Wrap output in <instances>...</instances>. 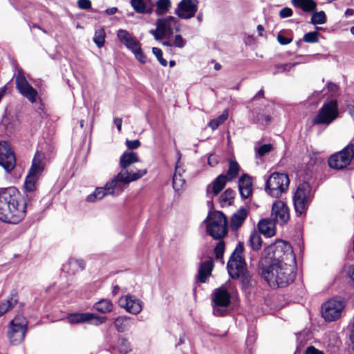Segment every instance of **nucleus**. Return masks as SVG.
<instances>
[{"label":"nucleus","instance_id":"de8ad7c7","mask_svg":"<svg viewBox=\"0 0 354 354\" xmlns=\"http://www.w3.org/2000/svg\"><path fill=\"white\" fill-rule=\"evenodd\" d=\"M131 350L129 342L125 339L119 340L118 351L122 354H127Z\"/></svg>","mask_w":354,"mask_h":354},{"label":"nucleus","instance_id":"423d86ee","mask_svg":"<svg viewBox=\"0 0 354 354\" xmlns=\"http://www.w3.org/2000/svg\"><path fill=\"white\" fill-rule=\"evenodd\" d=\"M156 26V28L151 30L149 33L157 41L169 37L173 35L174 30L179 31L180 27L178 20L173 16H167L158 19Z\"/></svg>","mask_w":354,"mask_h":354},{"label":"nucleus","instance_id":"f257e3e1","mask_svg":"<svg viewBox=\"0 0 354 354\" xmlns=\"http://www.w3.org/2000/svg\"><path fill=\"white\" fill-rule=\"evenodd\" d=\"M27 205L20 192L14 187L0 190V220L17 224L26 214Z\"/></svg>","mask_w":354,"mask_h":354},{"label":"nucleus","instance_id":"c85d7f7f","mask_svg":"<svg viewBox=\"0 0 354 354\" xmlns=\"http://www.w3.org/2000/svg\"><path fill=\"white\" fill-rule=\"evenodd\" d=\"M131 5L138 13H151L152 11L151 0H131Z\"/></svg>","mask_w":354,"mask_h":354},{"label":"nucleus","instance_id":"9b49d317","mask_svg":"<svg viewBox=\"0 0 354 354\" xmlns=\"http://www.w3.org/2000/svg\"><path fill=\"white\" fill-rule=\"evenodd\" d=\"M345 307L344 301L340 297H334L324 303L322 307V315L326 322H333L341 317Z\"/></svg>","mask_w":354,"mask_h":354},{"label":"nucleus","instance_id":"5fc2aeb1","mask_svg":"<svg viewBox=\"0 0 354 354\" xmlns=\"http://www.w3.org/2000/svg\"><path fill=\"white\" fill-rule=\"evenodd\" d=\"M296 64H284L277 66V71L276 72H284L290 70L295 66Z\"/></svg>","mask_w":354,"mask_h":354},{"label":"nucleus","instance_id":"6e6d98bb","mask_svg":"<svg viewBox=\"0 0 354 354\" xmlns=\"http://www.w3.org/2000/svg\"><path fill=\"white\" fill-rule=\"evenodd\" d=\"M292 15V10L291 8L286 7L281 9L279 12V16L281 18H286Z\"/></svg>","mask_w":354,"mask_h":354},{"label":"nucleus","instance_id":"603ef678","mask_svg":"<svg viewBox=\"0 0 354 354\" xmlns=\"http://www.w3.org/2000/svg\"><path fill=\"white\" fill-rule=\"evenodd\" d=\"M126 146L129 149H136L140 147V142L138 140H126Z\"/></svg>","mask_w":354,"mask_h":354},{"label":"nucleus","instance_id":"412c9836","mask_svg":"<svg viewBox=\"0 0 354 354\" xmlns=\"http://www.w3.org/2000/svg\"><path fill=\"white\" fill-rule=\"evenodd\" d=\"M140 161L139 157L138 156V153L133 151H126L122 153V155L120 156V166L121 167V171L120 172L122 171H127L128 173H136L137 171H145V173L142 175L144 176L147 174V169H131L128 170L127 167H129L131 165L138 162Z\"/></svg>","mask_w":354,"mask_h":354},{"label":"nucleus","instance_id":"79ce46f5","mask_svg":"<svg viewBox=\"0 0 354 354\" xmlns=\"http://www.w3.org/2000/svg\"><path fill=\"white\" fill-rule=\"evenodd\" d=\"M129 317L127 316L118 317L115 319L114 326L115 329L120 332L122 333L127 329L128 327V320Z\"/></svg>","mask_w":354,"mask_h":354},{"label":"nucleus","instance_id":"b1692460","mask_svg":"<svg viewBox=\"0 0 354 354\" xmlns=\"http://www.w3.org/2000/svg\"><path fill=\"white\" fill-rule=\"evenodd\" d=\"M214 268L212 259H209L201 263L197 274V280L201 283H205L210 277Z\"/></svg>","mask_w":354,"mask_h":354},{"label":"nucleus","instance_id":"c03bdc74","mask_svg":"<svg viewBox=\"0 0 354 354\" xmlns=\"http://www.w3.org/2000/svg\"><path fill=\"white\" fill-rule=\"evenodd\" d=\"M131 51L133 53L135 57L141 64H145L147 62V57L142 52L140 44H137L136 46L133 48Z\"/></svg>","mask_w":354,"mask_h":354},{"label":"nucleus","instance_id":"c756f323","mask_svg":"<svg viewBox=\"0 0 354 354\" xmlns=\"http://www.w3.org/2000/svg\"><path fill=\"white\" fill-rule=\"evenodd\" d=\"M292 4L304 12H311L316 9L317 3L314 0H292Z\"/></svg>","mask_w":354,"mask_h":354},{"label":"nucleus","instance_id":"f3484780","mask_svg":"<svg viewBox=\"0 0 354 354\" xmlns=\"http://www.w3.org/2000/svg\"><path fill=\"white\" fill-rule=\"evenodd\" d=\"M0 165L8 173H10L16 165L13 149L6 141L0 142Z\"/></svg>","mask_w":354,"mask_h":354},{"label":"nucleus","instance_id":"f03ea898","mask_svg":"<svg viewBox=\"0 0 354 354\" xmlns=\"http://www.w3.org/2000/svg\"><path fill=\"white\" fill-rule=\"evenodd\" d=\"M262 276L272 288L284 287L293 281L296 262L261 263Z\"/></svg>","mask_w":354,"mask_h":354},{"label":"nucleus","instance_id":"37998d69","mask_svg":"<svg viewBox=\"0 0 354 354\" xmlns=\"http://www.w3.org/2000/svg\"><path fill=\"white\" fill-rule=\"evenodd\" d=\"M326 21V16L324 11L313 12L311 17L313 24H324Z\"/></svg>","mask_w":354,"mask_h":354},{"label":"nucleus","instance_id":"774afa93","mask_svg":"<svg viewBox=\"0 0 354 354\" xmlns=\"http://www.w3.org/2000/svg\"><path fill=\"white\" fill-rule=\"evenodd\" d=\"M354 15V10L353 9H347L346 11H345V15L346 17H348V16H352Z\"/></svg>","mask_w":354,"mask_h":354},{"label":"nucleus","instance_id":"8fccbe9b","mask_svg":"<svg viewBox=\"0 0 354 354\" xmlns=\"http://www.w3.org/2000/svg\"><path fill=\"white\" fill-rule=\"evenodd\" d=\"M304 41L307 43H315L318 41V32L316 31L306 33Z\"/></svg>","mask_w":354,"mask_h":354},{"label":"nucleus","instance_id":"72a5a7b5","mask_svg":"<svg viewBox=\"0 0 354 354\" xmlns=\"http://www.w3.org/2000/svg\"><path fill=\"white\" fill-rule=\"evenodd\" d=\"M113 303L106 299H103L96 302L94 305V308L102 313H106L113 310Z\"/></svg>","mask_w":354,"mask_h":354},{"label":"nucleus","instance_id":"4be33fe9","mask_svg":"<svg viewBox=\"0 0 354 354\" xmlns=\"http://www.w3.org/2000/svg\"><path fill=\"white\" fill-rule=\"evenodd\" d=\"M228 180L225 174L219 175L211 185L207 187L206 192L209 197L216 196L225 186Z\"/></svg>","mask_w":354,"mask_h":354},{"label":"nucleus","instance_id":"a211bd4d","mask_svg":"<svg viewBox=\"0 0 354 354\" xmlns=\"http://www.w3.org/2000/svg\"><path fill=\"white\" fill-rule=\"evenodd\" d=\"M198 7V0H181L178 3L174 13L180 19H189L195 16Z\"/></svg>","mask_w":354,"mask_h":354},{"label":"nucleus","instance_id":"2eb2a0df","mask_svg":"<svg viewBox=\"0 0 354 354\" xmlns=\"http://www.w3.org/2000/svg\"><path fill=\"white\" fill-rule=\"evenodd\" d=\"M66 319L68 322L71 324L88 323L95 326H99L106 320L105 317L90 313H72L68 315Z\"/></svg>","mask_w":354,"mask_h":354},{"label":"nucleus","instance_id":"2f4dec72","mask_svg":"<svg viewBox=\"0 0 354 354\" xmlns=\"http://www.w3.org/2000/svg\"><path fill=\"white\" fill-rule=\"evenodd\" d=\"M240 171L241 167L239 163L233 159H229L228 169L226 174H225V176L227 177V179L228 180H231L235 178L238 176Z\"/></svg>","mask_w":354,"mask_h":354},{"label":"nucleus","instance_id":"e2e57ef3","mask_svg":"<svg viewBox=\"0 0 354 354\" xmlns=\"http://www.w3.org/2000/svg\"><path fill=\"white\" fill-rule=\"evenodd\" d=\"M328 89L330 92L332 93H335L337 91L338 87L335 84L333 83H328Z\"/></svg>","mask_w":354,"mask_h":354},{"label":"nucleus","instance_id":"bb28decb","mask_svg":"<svg viewBox=\"0 0 354 354\" xmlns=\"http://www.w3.org/2000/svg\"><path fill=\"white\" fill-rule=\"evenodd\" d=\"M44 154L41 152H36L32 162L29 172L40 176L44 169Z\"/></svg>","mask_w":354,"mask_h":354},{"label":"nucleus","instance_id":"13d9d810","mask_svg":"<svg viewBox=\"0 0 354 354\" xmlns=\"http://www.w3.org/2000/svg\"><path fill=\"white\" fill-rule=\"evenodd\" d=\"M218 161H219L218 157L214 154H211L208 157V164L211 167H214L215 165H216L218 164Z\"/></svg>","mask_w":354,"mask_h":354},{"label":"nucleus","instance_id":"bf43d9fd","mask_svg":"<svg viewBox=\"0 0 354 354\" xmlns=\"http://www.w3.org/2000/svg\"><path fill=\"white\" fill-rule=\"evenodd\" d=\"M277 40L282 45L288 44L292 41L291 39L286 38L281 35H279L277 36Z\"/></svg>","mask_w":354,"mask_h":354},{"label":"nucleus","instance_id":"dca6fc26","mask_svg":"<svg viewBox=\"0 0 354 354\" xmlns=\"http://www.w3.org/2000/svg\"><path fill=\"white\" fill-rule=\"evenodd\" d=\"M16 87L19 92L30 102L36 101L38 93L27 81L22 71H18L15 78Z\"/></svg>","mask_w":354,"mask_h":354},{"label":"nucleus","instance_id":"c9c22d12","mask_svg":"<svg viewBox=\"0 0 354 354\" xmlns=\"http://www.w3.org/2000/svg\"><path fill=\"white\" fill-rule=\"evenodd\" d=\"M247 216V212L245 209H239L233 214L231 218L232 225L236 228L240 227Z\"/></svg>","mask_w":354,"mask_h":354},{"label":"nucleus","instance_id":"aec40b11","mask_svg":"<svg viewBox=\"0 0 354 354\" xmlns=\"http://www.w3.org/2000/svg\"><path fill=\"white\" fill-rule=\"evenodd\" d=\"M288 206L283 201H275L272 207L271 219L276 223L283 225L289 219Z\"/></svg>","mask_w":354,"mask_h":354},{"label":"nucleus","instance_id":"ea45409f","mask_svg":"<svg viewBox=\"0 0 354 354\" xmlns=\"http://www.w3.org/2000/svg\"><path fill=\"white\" fill-rule=\"evenodd\" d=\"M170 7V0H158L156 2V13L158 15H162L169 11Z\"/></svg>","mask_w":354,"mask_h":354},{"label":"nucleus","instance_id":"a19ab883","mask_svg":"<svg viewBox=\"0 0 354 354\" xmlns=\"http://www.w3.org/2000/svg\"><path fill=\"white\" fill-rule=\"evenodd\" d=\"M227 117L228 110L225 109L218 118L210 120L208 125L212 130H215L227 120Z\"/></svg>","mask_w":354,"mask_h":354},{"label":"nucleus","instance_id":"7ed1b4c3","mask_svg":"<svg viewBox=\"0 0 354 354\" xmlns=\"http://www.w3.org/2000/svg\"><path fill=\"white\" fill-rule=\"evenodd\" d=\"M145 173V171H137L136 173H128L124 171L119 172L109 180L104 187H97L93 193L87 196L86 201L93 203L102 199L109 194L118 196L124 191L126 185L140 179Z\"/></svg>","mask_w":354,"mask_h":354},{"label":"nucleus","instance_id":"49530a36","mask_svg":"<svg viewBox=\"0 0 354 354\" xmlns=\"http://www.w3.org/2000/svg\"><path fill=\"white\" fill-rule=\"evenodd\" d=\"M185 185V180L182 179L180 175L175 174L173 177V188L177 192L182 190Z\"/></svg>","mask_w":354,"mask_h":354},{"label":"nucleus","instance_id":"338daca9","mask_svg":"<svg viewBox=\"0 0 354 354\" xmlns=\"http://www.w3.org/2000/svg\"><path fill=\"white\" fill-rule=\"evenodd\" d=\"M349 114L354 120V104H349L347 106Z\"/></svg>","mask_w":354,"mask_h":354},{"label":"nucleus","instance_id":"6ab92c4d","mask_svg":"<svg viewBox=\"0 0 354 354\" xmlns=\"http://www.w3.org/2000/svg\"><path fill=\"white\" fill-rule=\"evenodd\" d=\"M118 304L121 308L133 315H137L142 310V301L134 295H127L121 297Z\"/></svg>","mask_w":354,"mask_h":354},{"label":"nucleus","instance_id":"393cba45","mask_svg":"<svg viewBox=\"0 0 354 354\" xmlns=\"http://www.w3.org/2000/svg\"><path fill=\"white\" fill-rule=\"evenodd\" d=\"M275 224L271 218H264L259 222L258 228L266 236L271 237L275 234Z\"/></svg>","mask_w":354,"mask_h":354},{"label":"nucleus","instance_id":"f704fd0d","mask_svg":"<svg viewBox=\"0 0 354 354\" xmlns=\"http://www.w3.org/2000/svg\"><path fill=\"white\" fill-rule=\"evenodd\" d=\"M249 244L254 251H259L262 245V239L261 235L257 231H253L249 236Z\"/></svg>","mask_w":354,"mask_h":354},{"label":"nucleus","instance_id":"4c0bfd02","mask_svg":"<svg viewBox=\"0 0 354 354\" xmlns=\"http://www.w3.org/2000/svg\"><path fill=\"white\" fill-rule=\"evenodd\" d=\"M235 196V192L230 189H227L220 197V203L222 207L230 206L232 204Z\"/></svg>","mask_w":354,"mask_h":354},{"label":"nucleus","instance_id":"3c124183","mask_svg":"<svg viewBox=\"0 0 354 354\" xmlns=\"http://www.w3.org/2000/svg\"><path fill=\"white\" fill-rule=\"evenodd\" d=\"M272 149V146L270 144H265L257 149V153L260 156H264Z\"/></svg>","mask_w":354,"mask_h":354},{"label":"nucleus","instance_id":"052dcab7","mask_svg":"<svg viewBox=\"0 0 354 354\" xmlns=\"http://www.w3.org/2000/svg\"><path fill=\"white\" fill-rule=\"evenodd\" d=\"M306 354H324L322 351L316 349L313 346H310L307 348Z\"/></svg>","mask_w":354,"mask_h":354},{"label":"nucleus","instance_id":"a18cd8bd","mask_svg":"<svg viewBox=\"0 0 354 354\" xmlns=\"http://www.w3.org/2000/svg\"><path fill=\"white\" fill-rule=\"evenodd\" d=\"M225 251V243L223 241H219V242L216 244L214 248V252L215 255V258L217 260H219L223 263V253Z\"/></svg>","mask_w":354,"mask_h":354},{"label":"nucleus","instance_id":"ddd939ff","mask_svg":"<svg viewBox=\"0 0 354 354\" xmlns=\"http://www.w3.org/2000/svg\"><path fill=\"white\" fill-rule=\"evenodd\" d=\"M353 158H354V147L352 145H348L329 158L328 165L333 169H342L348 166Z\"/></svg>","mask_w":354,"mask_h":354},{"label":"nucleus","instance_id":"5701e85b","mask_svg":"<svg viewBox=\"0 0 354 354\" xmlns=\"http://www.w3.org/2000/svg\"><path fill=\"white\" fill-rule=\"evenodd\" d=\"M239 189L242 198H247L252 193V180L248 174H243L239 179Z\"/></svg>","mask_w":354,"mask_h":354},{"label":"nucleus","instance_id":"39448f33","mask_svg":"<svg viewBox=\"0 0 354 354\" xmlns=\"http://www.w3.org/2000/svg\"><path fill=\"white\" fill-rule=\"evenodd\" d=\"M205 223L207 234L214 239H221L227 233V219L221 212L209 213Z\"/></svg>","mask_w":354,"mask_h":354},{"label":"nucleus","instance_id":"7c9ffc66","mask_svg":"<svg viewBox=\"0 0 354 354\" xmlns=\"http://www.w3.org/2000/svg\"><path fill=\"white\" fill-rule=\"evenodd\" d=\"M39 176L28 172L24 183V189L26 192H33L37 189V183Z\"/></svg>","mask_w":354,"mask_h":354},{"label":"nucleus","instance_id":"864d4df0","mask_svg":"<svg viewBox=\"0 0 354 354\" xmlns=\"http://www.w3.org/2000/svg\"><path fill=\"white\" fill-rule=\"evenodd\" d=\"M77 6L80 9L88 10L91 8V1L90 0H78Z\"/></svg>","mask_w":354,"mask_h":354},{"label":"nucleus","instance_id":"09e8293b","mask_svg":"<svg viewBox=\"0 0 354 354\" xmlns=\"http://www.w3.org/2000/svg\"><path fill=\"white\" fill-rule=\"evenodd\" d=\"M152 52L162 66H166L167 65V60L162 57V52L160 48L153 47Z\"/></svg>","mask_w":354,"mask_h":354},{"label":"nucleus","instance_id":"20e7f679","mask_svg":"<svg viewBox=\"0 0 354 354\" xmlns=\"http://www.w3.org/2000/svg\"><path fill=\"white\" fill-rule=\"evenodd\" d=\"M296 262L291 245L283 240H277L267 246L263 253L261 263Z\"/></svg>","mask_w":354,"mask_h":354},{"label":"nucleus","instance_id":"a878e982","mask_svg":"<svg viewBox=\"0 0 354 354\" xmlns=\"http://www.w3.org/2000/svg\"><path fill=\"white\" fill-rule=\"evenodd\" d=\"M117 36L119 40L130 50L139 44L126 30H118Z\"/></svg>","mask_w":354,"mask_h":354},{"label":"nucleus","instance_id":"473e14b6","mask_svg":"<svg viewBox=\"0 0 354 354\" xmlns=\"http://www.w3.org/2000/svg\"><path fill=\"white\" fill-rule=\"evenodd\" d=\"M18 299L16 295L11 294L9 299L5 301L0 302V317L12 309L17 304Z\"/></svg>","mask_w":354,"mask_h":354},{"label":"nucleus","instance_id":"69168bd1","mask_svg":"<svg viewBox=\"0 0 354 354\" xmlns=\"http://www.w3.org/2000/svg\"><path fill=\"white\" fill-rule=\"evenodd\" d=\"M118 12V8H115V7H113V8H107L106 10H105V12L106 14H107L108 15H114L115 13H116Z\"/></svg>","mask_w":354,"mask_h":354},{"label":"nucleus","instance_id":"0eeeda50","mask_svg":"<svg viewBox=\"0 0 354 354\" xmlns=\"http://www.w3.org/2000/svg\"><path fill=\"white\" fill-rule=\"evenodd\" d=\"M290 180L287 174L274 172L266 182L265 190L272 197L279 198L289 187Z\"/></svg>","mask_w":354,"mask_h":354},{"label":"nucleus","instance_id":"680f3d73","mask_svg":"<svg viewBox=\"0 0 354 354\" xmlns=\"http://www.w3.org/2000/svg\"><path fill=\"white\" fill-rule=\"evenodd\" d=\"M114 124L116 125L118 131H121L122 120L120 118H115L113 120Z\"/></svg>","mask_w":354,"mask_h":354},{"label":"nucleus","instance_id":"4468645a","mask_svg":"<svg viewBox=\"0 0 354 354\" xmlns=\"http://www.w3.org/2000/svg\"><path fill=\"white\" fill-rule=\"evenodd\" d=\"M310 192V188L308 184L302 183L298 186L293 196L295 209L297 213L302 214L305 212L309 203Z\"/></svg>","mask_w":354,"mask_h":354},{"label":"nucleus","instance_id":"1a4fd4ad","mask_svg":"<svg viewBox=\"0 0 354 354\" xmlns=\"http://www.w3.org/2000/svg\"><path fill=\"white\" fill-rule=\"evenodd\" d=\"M338 115L337 102L335 100H331L323 104L313 122L314 124L328 125L337 118Z\"/></svg>","mask_w":354,"mask_h":354},{"label":"nucleus","instance_id":"cd10ccee","mask_svg":"<svg viewBox=\"0 0 354 354\" xmlns=\"http://www.w3.org/2000/svg\"><path fill=\"white\" fill-rule=\"evenodd\" d=\"M84 268V263L82 260L70 259L63 266V270L68 274H75Z\"/></svg>","mask_w":354,"mask_h":354},{"label":"nucleus","instance_id":"58836bf2","mask_svg":"<svg viewBox=\"0 0 354 354\" xmlns=\"http://www.w3.org/2000/svg\"><path fill=\"white\" fill-rule=\"evenodd\" d=\"M106 32L103 27L97 28L93 37V42L98 48H102L105 44Z\"/></svg>","mask_w":354,"mask_h":354},{"label":"nucleus","instance_id":"9d476101","mask_svg":"<svg viewBox=\"0 0 354 354\" xmlns=\"http://www.w3.org/2000/svg\"><path fill=\"white\" fill-rule=\"evenodd\" d=\"M230 292L221 286L214 290L212 294L213 313L216 316H224L227 314L230 304Z\"/></svg>","mask_w":354,"mask_h":354},{"label":"nucleus","instance_id":"4d7b16f0","mask_svg":"<svg viewBox=\"0 0 354 354\" xmlns=\"http://www.w3.org/2000/svg\"><path fill=\"white\" fill-rule=\"evenodd\" d=\"M345 272L347 274V276L349 277V279H351V281L353 282V283L354 284V264L351 265V266H348L346 269H345Z\"/></svg>","mask_w":354,"mask_h":354},{"label":"nucleus","instance_id":"f8f14e48","mask_svg":"<svg viewBox=\"0 0 354 354\" xmlns=\"http://www.w3.org/2000/svg\"><path fill=\"white\" fill-rule=\"evenodd\" d=\"M28 322L23 316H17L10 322L8 337L13 344L21 343L27 330Z\"/></svg>","mask_w":354,"mask_h":354},{"label":"nucleus","instance_id":"0e129e2a","mask_svg":"<svg viewBox=\"0 0 354 354\" xmlns=\"http://www.w3.org/2000/svg\"><path fill=\"white\" fill-rule=\"evenodd\" d=\"M349 338L352 344H354V322H353L350 328Z\"/></svg>","mask_w":354,"mask_h":354},{"label":"nucleus","instance_id":"6e6552de","mask_svg":"<svg viewBox=\"0 0 354 354\" xmlns=\"http://www.w3.org/2000/svg\"><path fill=\"white\" fill-rule=\"evenodd\" d=\"M243 243L239 242L228 261L227 268L232 278H238L245 273V262L243 257Z\"/></svg>","mask_w":354,"mask_h":354},{"label":"nucleus","instance_id":"e433bc0d","mask_svg":"<svg viewBox=\"0 0 354 354\" xmlns=\"http://www.w3.org/2000/svg\"><path fill=\"white\" fill-rule=\"evenodd\" d=\"M168 39L162 42V45L166 46H174L183 48L185 45V40L180 35H176L174 37H167Z\"/></svg>","mask_w":354,"mask_h":354}]
</instances>
